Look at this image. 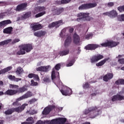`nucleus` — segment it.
<instances>
[{
	"instance_id": "56",
	"label": "nucleus",
	"mask_w": 124,
	"mask_h": 124,
	"mask_svg": "<svg viewBox=\"0 0 124 124\" xmlns=\"http://www.w3.org/2000/svg\"><path fill=\"white\" fill-rule=\"evenodd\" d=\"M36 113H37L36 111H35L34 110H33L30 112V115H34V114H36Z\"/></svg>"
},
{
	"instance_id": "63",
	"label": "nucleus",
	"mask_w": 124,
	"mask_h": 124,
	"mask_svg": "<svg viewBox=\"0 0 124 124\" xmlns=\"http://www.w3.org/2000/svg\"><path fill=\"white\" fill-rule=\"evenodd\" d=\"M35 101H34V99H32L31 100H30L29 102H30V104H31L33 103H34Z\"/></svg>"
},
{
	"instance_id": "30",
	"label": "nucleus",
	"mask_w": 124,
	"mask_h": 124,
	"mask_svg": "<svg viewBox=\"0 0 124 124\" xmlns=\"http://www.w3.org/2000/svg\"><path fill=\"white\" fill-rule=\"evenodd\" d=\"M28 77L30 79H31V78H33V79L36 80V81H39V77H38V75H35V74H29L28 75Z\"/></svg>"
},
{
	"instance_id": "11",
	"label": "nucleus",
	"mask_w": 124,
	"mask_h": 124,
	"mask_svg": "<svg viewBox=\"0 0 124 124\" xmlns=\"http://www.w3.org/2000/svg\"><path fill=\"white\" fill-rule=\"evenodd\" d=\"M26 54V49L24 47L23 45L20 46L19 50H15L14 51V55H17L20 56L21 55H25Z\"/></svg>"
},
{
	"instance_id": "61",
	"label": "nucleus",
	"mask_w": 124,
	"mask_h": 124,
	"mask_svg": "<svg viewBox=\"0 0 124 124\" xmlns=\"http://www.w3.org/2000/svg\"><path fill=\"white\" fill-rule=\"evenodd\" d=\"M96 94H97V93H93L91 94V97H93V96H96Z\"/></svg>"
},
{
	"instance_id": "5",
	"label": "nucleus",
	"mask_w": 124,
	"mask_h": 124,
	"mask_svg": "<svg viewBox=\"0 0 124 124\" xmlns=\"http://www.w3.org/2000/svg\"><path fill=\"white\" fill-rule=\"evenodd\" d=\"M109 17L110 18H116V17H117L118 21L124 22V14H122L118 16V12L115 10H112L109 12Z\"/></svg>"
},
{
	"instance_id": "25",
	"label": "nucleus",
	"mask_w": 124,
	"mask_h": 124,
	"mask_svg": "<svg viewBox=\"0 0 124 124\" xmlns=\"http://www.w3.org/2000/svg\"><path fill=\"white\" fill-rule=\"evenodd\" d=\"M12 22L10 20H6L0 22V28H2L6 25H9V24H11Z\"/></svg>"
},
{
	"instance_id": "4",
	"label": "nucleus",
	"mask_w": 124,
	"mask_h": 124,
	"mask_svg": "<svg viewBox=\"0 0 124 124\" xmlns=\"http://www.w3.org/2000/svg\"><path fill=\"white\" fill-rule=\"evenodd\" d=\"M9 88L10 89H17L16 90V93H23L28 91V86L24 85L23 86L19 88V86L15 84H10Z\"/></svg>"
},
{
	"instance_id": "35",
	"label": "nucleus",
	"mask_w": 124,
	"mask_h": 124,
	"mask_svg": "<svg viewBox=\"0 0 124 124\" xmlns=\"http://www.w3.org/2000/svg\"><path fill=\"white\" fill-rule=\"evenodd\" d=\"M63 12V8H61L58 9H56L54 11V15H60V14H62Z\"/></svg>"
},
{
	"instance_id": "12",
	"label": "nucleus",
	"mask_w": 124,
	"mask_h": 124,
	"mask_svg": "<svg viewBox=\"0 0 124 124\" xmlns=\"http://www.w3.org/2000/svg\"><path fill=\"white\" fill-rule=\"evenodd\" d=\"M103 47H115L118 45V44L116 42H108L107 43H102L101 44Z\"/></svg>"
},
{
	"instance_id": "1",
	"label": "nucleus",
	"mask_w": 124,
	"mask_h": 124,
	"mask_svg": "<svg viewBox=\"0 0 124 124\" xmlns=\"http://www.w3.org/2000/svg\"><path fill=\"white\" fill-rule=\"evenodd\" d=\"M99 109L98 107L94 106L86 108L84 111V115H89V118L91 119H94L95 117H97L99 115Z\"/></svg>"
},
{
	"instance_id": "24",
	"label": "nucleus",
	"mask_w": 124,
	"mask_h": 124,
	"mask_svg": "<svg viewBox=\"0 0 124 124\" xmlns=\"http://www.w3.org/2000/svg\"><path fill=\"white\" fill-rule=\"evenodd\" d=\"M110 60V58H105L104 60L101 61V62L96 63V66L99 67V66H102L104 64H105L106 62H108Z\"/></svg>"
},
{
	"instance_id": "32",
	"label": "nucleus",
	"mask_w": 124,
	"mask_h": 124,
	"mask_svg": "<svg viewBox=\"0 0 124 124\" xmlns=\"http://www.w3.org/2000/svg\"><path fill=\"white\" fill-rule=\"evenodd\" d=\"M74 37V43L75 44H78L79 42H80V37H79V35L77 34H74L73 35Z\"/></svg>"
},
{
	"instance_id": "18",
	"label": "nucleus",
	"mask_w": 124,
	"mask_h": 124,
	"mask_svg": "<svg viewBox=\"0 0 124 124\" xmlns=\"http://www.w3.org/2000/svg\"><path fill=\"white\" fill-rule=\"evenodd\" d=\"M46 10V7L45 6H38L34 9V14L38 13L39 12H45Z\"/></svg>"
},
{
	"instance_id": "44",
	"label": "nucleus",
	"mask_w": 124,
	"mask_h": 124,
	"mask_svg": "<svg viewBox=\"0 0 124 124\" xmlns=\"http://www.w3.org/2000/svg\"><path fill=\"white\" fill-rule=\"evenodd\" d=\"M117 10L119 11V12H124V5L123 6H120L117 8Z\"/></svg>"
},
{
	"instance_id": "16",
	"label": "nucleus",
	"mask_w": 124,
	"mask_h": 124,
	"mask_svg": "<svg viewBox=\"0 0 124 124\" xmlns=\"http://www.w3.org/2000/svg\"><path fill=\"white\" fill-rule=\"evenodd\" d=\"M61 93L63 95H65L66 96L67 95L69 96L72 94V90L70 88H66L64 90H61Z\"/></svg>"
},
{
	"instance_id": "38",
	"label": "nucleus",
	"mask_w": 124,
	"mask_h": 124,
	"mask_svg": "<svg viewBox=\"0 0 124 124\" xmlns=\"http://www.w3.org/2000/svg\"><path fill=\"white\" fill-rule=\"evenodd\" d=\"M116 85H124V79H119L115 81Z\"/></svg>"
},
{
	"instance_id": "37",
	"label": "nucleus",
	"mask_w": 124,
	"mask_h": 124,
	"mask_svg": "<svg viewBox=\"0 0 124 124\" xmlns=\"http://www.w3.org/2000/svg\"><path fill=\"white\" fill-rule=\"evenodd\" d=\"M12 41V39L6 40L0 42V46H3L4 45H7L8 43H10Z\"/></svg>"
},
{
	"instance_id": "59",
	"label": "nucleus",
	"mask_w": 124,
	"mask_h": 124,
	"mask_svg": "<svg viewBox=\"0 0 124 124\" xmlns=\"http://www.w3.org/2000/svg\"><path fill=\"white\" fill-rule=\"evenodd\" d=\"M21 20H24V18H23L22 16H21V17H18L17 18V21H21Z\"/></svg>"
},
{
	"instance_id": "48",
	"label": "nucleus",
	"mask_w": 124,
	"mask_h": 124,
	"mask_svg": "<svg viewBox=\"0 0 124 124\" xmlns=\"http://www.w3.org/2000/svg\"><path fill=\"white\" fill-rule=\"evenodd\" d=\"M61 65L60 63H58L56 64L55 66V68L56 70H60V69L61 68Z\"/></svg>"
},
{
	"instance_id": "51",
	"label": "nucleus",
	"mask_w": 124,
	"mask_h": 124,
	"mask_svg": "<svg viewBox=\"0 0 124 124\" xmlns=\"http://www.w3.org/2000/svg\"><path fill=\"white\" fill-rule=\"evenodd\" d=\"M47 108H48L49 110L51 111L53 109H55V108H56V107H55V106L54 105H51V106H49L48 107H47Z\"/></svg>"
},
{
	"instance_id": "49",
	"label": "nucleus",
	"mask_w": 124,
	"mask_h": 124,
	"mask_svg": "<svg viewBox=\"0 0 124 124\" xmlns=\"http://www.w3.org/2000/svg\"><path fill=\"white\" fill-rule=\"evenodd\" d=\"M19 41H20V39L19 38L15 39L12 41V44L14 45L15 44V43H17V42H19Z\"/></svg>"
},
{
	"instance_id": "64",
	"label": "nucleus",
	"mask_w": 124,
	"mask_h": 124,
	"mask_svg": "<svg viewBox=\"0 0 124 124\" xmlns=\"http://www.w3.org/2000/svg\"><path fill=\"white\" fill-rule=\"evenodd\" d=\"M72 65H73V62H70L67 64V66H72Z\"/></svg>"
},
{
	"instance_id": "34",
	"label": "nucleus",
	"mask_w": 124,
	"mask_h": 124,
	"mask_svg": "<svg viewBox=\"0 0 124 124\" xmlns=\"http://www.w3.org/2000/svg\"><path fill=\"white\" fill-rule=\"evenodd\" d=\"M59 55H60V56H62V57H63V56H66V55H68V54H69V49H67L62 51H60L59 52Z\"/></svg>"
},
{
	"instance_id": "41",
	"label": "nucleus",
	"mask_w": 124,
	"mask_h": 124,
	"mask_svg": "<svg viewBox=\"0 0 124 124\" xmlns=\"http://www.w3.org/2000/svg\"><path fill=\"white\" fill-rule=\"evenodd\" d=\"M31 82L30 86H31L32 87H36L38 86V82L34 81L33 79H31Z\"/></svg>"
},
{
	"instance_id": "3",
	"label": "nucleus",
	"mask_w": 124,
	"mask_h": 124,
	"mask_svg": "<svg viewBox=\"0 0 124 124\" xmlns=\"http://www.w3.org/2000/svg\"><path fill=\"white\" fill-rule=\"evenodd\" d=\"M77 17H79L77 19L78 22H81V21H91V16H90V13H79L77 15Z\"/></svg>"
},
{
	"instance_id": "15",
	"label": "nucleus",
	"mask_w": 124,
	"mask_h": 124,
	"mask_svg": "<svg viewBox=\"0 0 124 124\" xmlns=\"http://www.w3.org/2000/svg\"><path fill=\"white\" fill-rule=\"evenodd\" d=\"M113 77H114L113 73H108L103 77V79L105 82H108L109 80L113 79Z\"/></svg>"
},
{
	"instance_id": "27",
	"label": "nucleus",
	"mask_w": 124,
	"mask_h": 124,
	"mask_svg": "<svg viewBox=\"0 0 124 124\" xmlns=\"http://www.w3.org/2000/svg\"><path fill=\"white\" fill-rule=\"evenodd\" d=\"M16 73L17 76H21L24 73V70L21 67H18L16 71Z\"/></svg>"
},
{
	"instance_id": "7",
	"label": "nucleus",
	"mask_w": 124,
	"mask_h": 124,
	"mask_svg": "<svg viewBox=\"0 0 124 124\" xmlns=\"http://www.w3.org/2000/svg\"><path fill=\"white\" fill-rule=\"evenodd\" d=\"M28 7V3H22L17 5L15 10L17 12H21V11H24L27 9Z\"/></svg>"
},
{
	"instance_id": "58",
	"label": "nucleus",
	"mask_w": 124,
	"mask_h": 124,
	"mask_svg": "<svg viewBox=\"0 0 124 124\" xmlns=\"http://www.w3.org/2000/svg\"><path fill=\"white\" fill-rule=\"evenodd\" d=\"M21 124H32V122H24L21 123Z\"/></svg>"
},
{
	"instance_id": "28",
	"label": "nucleus",
	"mask_w": 124,
	"mask_h": 124,
	"mask_svg": "<svg viewBox=\"0 0 124 124\" xmlns=\"http://www.w3.org/2000/svg\"><path fill=\"white\" fill-rule=\"evenodd\" d=\"M21 100H23V99H21V97L17 98L16 101L12 104L13 106H15V107H18H18H20L21 103L19 101H21Z\"/></svg>"
},
{
	"instance_id": "39",
	"label": "nucleus",
	"mask_w": 124,
	"mask_h": 124,
	"mask_svg": "<svg viewBox=\"0 0 124 124\" xmlns=\"http://www.w3.org/2000/svg\"><path fill=\"white\" fill-rule=\"evenodd\" d=\"M50 112L51 111H50L49 108L48 107H46L45 108V109L43 111L42 114L43 115H48L50 113Z\"/></svg>"
},
{
	"instance_id": "6",
	"label": "nucleus",
	"mask_w": 124,
	"mask_h": 124,
	"mask_svg": "<svg viewBox=\"0 0 124 124\" xmlns=\"http://www.w3.org/2000/svg\"><path fill=\"white\" fill-rule=\"evenodd\" d=\"M97 5V4L95 3H90L87 4H84L80 6L78 8L79 10H84L85 9H90L91 8H93Z\"/></svg>"
},
{
	"instance_id": "36",
	"label": "nucleus",
	"mask_w": 124,
	"mask_h": 124,
	"mask_svg": "<svg viewBox=\"0 0 124 124\" xmlns=\"http://www.w3.org/2000/svg\"><path fill=\"white\" fill-rule=\"evenodd\" d=\"M22 16V19H23V20H26V19H28V18H30V17L31 16V12H28Z\"/></svg>"
},
{
	"instance_id": "43",
	"label": "nucleus",
	"mask_w": 124,
	"mask_h": 124,
	"mask_svg": "<svg viewBox=\"0 0 124 124\" xmlns=\"http://www.w3.org/2000/svg\"><path fill=\"white\" fill-rule=\"evenodd\" d=\"M72 0H62L61 1V4H66L69 3Z\"/></svg>"
},
{
	"instance_id": "2",
	"label": "nucleus",
	"mask_w": 124,
	"mask_h": 124,
	"mask_svg": "<svg viewBox=\"0 0 124 124\" xmlns=\"http://www.w3.org/2000/svg\"><path fill=\"white\" fill-rule=\"evenodd\" d=\"M28 105L29 104L24 103L20 107L8 109L4 112V114H5V115H11L13 113H14V112H16V113H22V112L26 109V107L28 106Z\"/></svg>"
},
{
	"instance_id": "14",
	"label": "nucleus",
	"mask_w": 124,
	"mask_h": 124,
	"mask_svg": "<svg viewBox=\"0 0 124 124\" xmlns=\"http://www.w3.org/2000/svg\"><path fill=\"white\" fill-rule=\"evenodd\" d=\"M99 47V45L96 44H88L85 47L86 50H95V49Z\"/></svg>"
},
{
	"instance_id": "9",
	"label": "nucleus",
	"mask_w": 124,
	"mask_h": 124,
	"mask_svg": "<svg viewBox=\"0 0 124 124\" xmlns=\"http://www.w3.org/2000/svg\"><path fill=\"white\" fill-rule=\"evenodd\" d=\"M104 58L103 55L101 54H97L93 56L90 59L91 62L92 63H94V62H98V61H100V60H102Z\"/></svg>"
},
{
	"instance_id": "47",
	"label": "nucleus",
	"mask_w": 124,
	"mask_h": 124,
	"mask_svg": "<svg viewBox=\"0 0 124 124\" xmlns=\"http://www.w3.org/2000/svg\"><path fill=\"white\" fill-rule=\"evenodd\" d=\"M84 89H88L90 88V84L88 82H86L83 86Z\"/></svg>"
},
{
	"instance_id": "8",
	"label": "nucleus",
	"mask_w": 124,
	"mask_h": 124,
	"mask_svg": "<svg viewBox=\"0 0 124 124\" xmlns=\"http://www.w3.org/2000/svg\"><path fill=\"white\" fill-rule=\"evenodd\" d=\"M66 118H59L56 119H53L50 121V124H65Z\"/></svg>"
},
{
	"instance_id": "42",
	"label": "nucleus",
	"mask_w": 124,
	"mask_h": 124,
	"mask_svg": "<svg viewBox=\"0 0 124 124\" xmlns=\"http://www.w3.org/2000/svg\"><path fill=\"white\" fill-rule=\"evenodd\" d=\"M46 14V12H42L36 14L35 16V18H39V17H42L43 15H45Z\"/></svg>"
},
{
	"instance_id": "53",
	"label": "nucleus",
	"mask_w": 124,
	"mask_h": 124,
	"mask_svg": "<svg viewBox=\"0 0 124 124\" xmlns=\"http://www.w3.org/2000/svg\"><path fill=\"white\" fill-rule=\"evenodd\" d=\"M92 36H93V34H89L86 36L85 38L86 39H90Z\"/></svg>"
},
{
	"instance_id": "10",
	"label": "nucleus",
	"mask_w": 124,
	"mask_h": 124,
	"mask_svg": "<svg viewBox=\"0 0 124 124\" xmlns=\"http://www.w3.org/2000/svg\"><path fill=\"white\" fill-rule=\"evenodd\" d=\"M62 20H60L49 24L48 26V28L51 29L52 28L55 27L56 29H58V28H60V26H62Z\"/></svg>"
},
{
	"instance_id": "29",
	"label": "nucleus",
	"mask_w": 124,
	"mask_h": 124,
	"mask_svg": "<svg viewBox=\"0 0 124 124\" xmlns=\"http://www.w3.org/2000/svg\"><path fill=\"white\" fill-rule=\"evenodd\" d=\"M13 31V28L12 27H9L4 29H3V33H6L7 34H10Z\"/></svg>"
},
{
	"instance_id": "23",
	"label": "nucleus",
	"mask_w": 124,
	"mask_h": 124,
	"mask_svg": "<svg viewBox=\"0 0 124 124\" xmlns=\"http://www.w3.org/2000/svg\"><path fill=\"white\" fill-rule=\"evenodd\" d=\"M32 93L31 91H28L25 94H23L20 97L21 99H26V98H29V97H31Z\"/></svg>"
},
{
	"instance_id": "21",
	"label": "nucleus",
	"mask_w": 124,
	"mask_h": 124,
	"mask_svg": "<svg viewBox=\"0 0 124 124\" xmlns=\"http://www.w3.org/2000/svg\"><path fill=\"white\" fill-rule=\"evenodd\" d=\"M4 94L7 95H15L17 94L16 90L8 89L4 93Z\"/></svg>"
},
{
	"instance_id": "22",
	"label": "nucleus",
	"mask_w": 124,
	"mask_h": 124,
	"mask_svg": "<svg viewBox=\"0 0 124 124\" xmlns=\"http://www.w3.org/2000/svg\"><path fill=\"white\" fill-rule=\"evenodd\" d=\"M46 34V31H40L34 33V35L37 36V37H42V36H44Z\"/></svg>"
},
{
	"instance_id": "20",
	"label": "nucleus",
	"mask_w": 124,
	"mask_h": 124,
	"mask_svg": "<svg viewBox=\"0 0 124 124\" xmlns=\"http://www.w3.org/2000/svg\"><path fill=\"white\" fill-rule=\"evenodd\" d=\"M31 28L33 31H39V30H41L42 29V26L40 24H33L31 25Z\"/></svg>"
},
{
	"instance_id": "31",
	"label": "nucleus",
	"mask_w": 124,
	"mask_h": 124,
	"mask_svg": "<svg viewBox=\"0 0 124 124\" xmlns=\"http://www.w3.org/2000/svg\"><path fill=\"white\" fill-rule=\"evenodd\" d=\"M11 81H14V82H19V81H22V78H19L15 77V76L10 75L8 77Z\"/></svg>"
},
{
	"instance_id": "57",
	"label": "nucleus",
	"mask_w": 124,
	"mask_h": 124,
	"mask_svg": "<svg viewBox=\"0 0 124 124\" xmlns=\"http://www.w3.org/2000/svg\"><path fill=\"white\" fill-rule=\"evenodd\" d=\"M69 31L70 33H72L74 31V28L70 27Z\"/></svg>"
},
{
	"instance_id": "26",
	"label": "nucleus",
	"mask_w": 124,
	"mask_h": 124,
	"mask_svg": "<svg viewBox=\"0 0 124 124\" xmlns=\"http://www.w3.org/2000/svg\"><path fill=\"white\" fill-rule=\"evenodd\" d=\"M71 37L70 36H68L64 41V47H65L66 48V47H68L70 44H71Z\"/></svg>"
},
{
	"instance_id": "52",
	"label": "nucleus",
	"mask_w": 124,
	"mask_h": 124,
	"mask_svg": "<svg viewBox=\"0 0 124 124\" xmlns=\"http://www.w3.org/2000/svg\"><path fill=\"white\" fill-rule=\"evenodd\" d=\"M5 13H1L0 14V19H3V18L5 16Z\"/></svg>"
},
{
	"instance_id": "19",
	"label": "nucleus",
	"mask_w": 124,
	"mask_h": 124,
	"mask_svg": "<svg viewBox=\"0 0 124 124\" xmlns=\"http://www.w3.org/2000/svg\"><path fill=\"white\" fill-rule=\"evenodd\" d=\"M22 46H23L26 53H29L33 49L32 45L30 44L22 45Z\"/></svg>"
},
{
	"instance_id": "45",
	"label": "nucleus",
	"mask_w": 124,
	"mask_h": 124,
	"mask_svg": "<svg viewBox=\"0 0 124 124\" xmlns=\"http://www.w3.org/2000/svg\"><path fill=\"white\" fill-rule=\"evenodd\" d=\"M51 79L52 80H54L56 79V73L55 72V70H53L51 74Z\"/></svg>"
},
{
	"instance_id": "46",
	"label": "nucleus",
	"mask_w": 124,
	"mask_h": 124,
	"mask_svg": "<svg viewBox=\"0 0 124 124\" xmlns=\"http://www.w3.org/2000/svg\"><path fill=\"white\" fill-rule=\"evenodd\" d=\"M118 62L120 64H124V59L120 58L118 59Z\"/></svg>"
},
{
	"instance_id": "62",
	"label": "nucleus",
	"mask_w": 124,
	"mask_h": 124,
	"mask_svg": "<svg viewBox=\"0 0 124 124\" xmlns=\"http://www.w3.org/2000/svg\"><path fill=\"white\" fill-rule=\"evenodd\" d=\"M46 1V0H39L38 1V2H39V3H42V2H45Z\"/></svg>"
},
{
	"instance_id": "54",
	"label": "nucleus",
	"mask_w": 124,
	"mask_h": 124,
	"mask_svg": "<svg viewBox=\"0 0 124 124\" xmlns=\"http://www.w3.org/2000/svg\"><path fill=\"white\" fill-rule=\"evenodd\" d=\"M103 15H104L105 16H108L109 17H110V12L104 13H103Z\"/></svg>"
},
{
	"instance_id": "13",
	"label": "nucleus",
	"mask_w": 124,
	"mask_h": 124,
	"mask_svg": "<svg viewBox=\"0 0 124 124\" xmlns=\"http://www.w3.org/2000/svg\"><path fill=\"white\" fill-rule=\"evenodd\" d=\"M124 100V96L121 94H117L112 96L111 101H122Z\"/></svg>"
},
{
	"instance_id": "40",
	"label": "nucleus",
	"mask_w": 124,
	"mask_h": 124,
	"mask_svg": "<svg viewBox=\"0 0 124 124\" xmlns=\"http://www.w3.org/2000/svg\"><path fill=\"white\" fill-rule=\"evenodd\" d=\"M43 81L45 82V83H47V84L51 83V79H50V77L48 76L45 77L44 78Z\"/></svg>"
},
{
	"instance_id": "50",
	"label": "nucleus",
	"mask_w": 124,
	"mask_h": 124,
	"mask_svg": "<svg viewBox=\"0 0 124 124\" xmlns=\"http://www.w3.org/2000/svg\"><path fill=\"white\" fill-rule=\"evenodd\" d=\"M107 5L108 7H112V6H114V2H108Z\"/></svg>"
},
{
	"instance_id": "60",
	"label": "nucleus",
	"mask_w": 124,
	"mask_h": 124,
	"mask_svg": "<svg viewBox=\"0 0 124 124\" xmlns=\"http://www.w3.org/2000/svg\"><path fill=\"white\" fill-rule=\"evenodd\" d=\"M123 57H124V55L123 54V55H119L118 56V57H117V59H121V58H123Z\"/></svg>"
},
{
	"instance_id": "55",
	"label": "nucleus",
	"mask_w": 124,
	"mask_h": 124,
	"mask_svg": "<svg viewBox=\"0 0 124 124\" xmlns=\"http://www.w3.org/2000/svg\"><path fill=\"white\" fill-rule=\"evenodd\" d=\"M33 120L32 117H29L28 119H26L27 122H31Z\"/></svg>"
},
{
	"instance_id": "17",
	"label": "nucleus",
	"mask_w": 124,
	"mask_h": 124,
	"mask_svg": "<svg viewBox=\"0 0 124 124\" xmlns=\"http://www.w3.org/2000/svg\"><path fill=\"white\" fill-rule=\"evenodd\" d=\"M50 66H41L36 68L37 71H41L42 72H48Z\"/></svg>"
},
{
	"instance_id": "33",
	"label": "nucleus",
	"mask_w": 124,
	"mask_h": 124,
	"mask_svg": "<svg viewBox=\"0 0 124 124\" xmlns=\"http://www.w3.org/2000/svg\"><path fill=\"white\" fill-rule=\"evenodd\" d=\"M12 69V67L8 66L7 68H4L0 70V75L1 74H4L6 73V72H8V71H10Z\"/></svg>"
}]
</instances>
